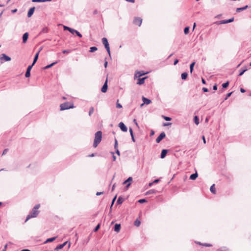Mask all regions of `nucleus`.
Masks as SVG:
<instances>
[{
	"mask_svg": "<svg viewBox=\"0 0 251 251\" xmlns=\"http://www.w3.org/2000/svg\"><path fill=\"white\" fill-rule=\"evenodd\" d=\"M171 125H172V123H164L163 126H170Z\"/></svg>",
	"mask_w": 251,
	"mask_h": 251,
	"instance_id": "nucleus-57",
	"label": "nucleus"
},
{
	"mask_svg": "<svg viewBox=\"0 0 251 251\" xmlns=\"http://www.w3.org/2000/svg\"><path fill=\"white\" fill-rule=\"evenodd\" d=\"M141 224V222L138 220L136 219L134 223V226H139Z\"/></svg>",
	"mask_w": 251,
	"mask_h": 251,
	"instance_id": "nucleus-32",
	"label": "nucleus"
},
{
	"mask_svg": "<svg viewBox=\"0 0 251 251\" xmlns=\"http://www.w3.org/2000/svg\"><path fill=\"white\" fill-rule=\"evenodd\" d=\"M0 60L1 61V63H2L3 61H10L11 60V59L9 56H7L5 54L2 53L1 54L0 56Z\"/></svg>",
	"mask_w": 251,
	"mask_h": 251,
	"instance_id": "nucleus-5",
	"label": "nucleus"
},
{
	"mask_svg": "<svg viewBox=\"0 0 251 251\" xmlns=\"http://www.w3.org/2000/svg\"><path fill=\"white\" fill-rule=\"evenodd\" d=\"M102 139V132L98 131L95 134V139L93 143V147L96 148L101 142Z\"/></svg>",
	"mask_w": 251,
	"mask_h": 251,
	"instance_id": "nucleus-2",
	"label": "nucleus"
},
{
	"mask_svg": "<svg viewBox=\"0 0 251 251\" xmlns=\"http://www.w3.org/2000/svg\"><path fill=\"white\" fill-rule=\"evenodd\" d=\"M43 0H32L34 2H43Z\"/></svg>",
	"mask_w": 251,
	"mask_h": 251,
	"instance_id": "nucleus-52",
	"label": "nucleus"
},
{
	"mask_svg": "<svg viewBox=\"0 0 251 251\" xmlns=\"http://www.w3.org/2000/svg\"><path fill=\"white\" fill-rule=\"evenodd\" d=\"M198 176V173L197 172H196L195 173H194V174H192V175H191L189 178H190V179H191V180H195L197 178Z\"/></svg>",
	"mask_w": 251,
	"mask_h": 251,
	"instance_id": "nucleus-20",
	"label": "nucleus"
},
{
	"mask_svg": "<svg viewBox=\"0 0 251 251\" xmlns=\"http://www.w3.org/2000/svg\"><path fill=\"white\" fill-rule=\"evenodd\" d=\"M71 52V50H63L62 51V52L63 53H69Z\"/></svg>",
	"mask_w": 251,
	"mask_h": 251,
	"instance_id": "nucleus-49",
	"label": "nucleus"
},
{
	"mask_svg": "<svg viewBox=\"0 0 251 251\" xmlns=\"http://www.w3.org/2000/svg\"><path fill=\"white\" fill-rule=\"evenodd\" d=\"M142 23V19L140 17H135L133 20V24L140 26Z\"/></svg>",
	"mask_w": 251,
	"mask_h": 251,
	"instance_id": "nucleus-6",
	"label": "nucleus"
},
{
	"mask_svg": "<svg viewBox=\"0 0 251 251\" xmlns=\"http://www.w3.org/2000/svg\"><path fill=\"white\" fill-rule=\"evenodd\" d=\"M178 61H178V60L177 59H175V61H174V65H176L177 64V63L178 62Z\"/></svg>",
	"mask_w": 251,
	"mask_h": 251,
	"instance_id": "nucleus-59",
	"label": "nucleus"
},
{
	"mask_svg": "<svg viewBox=\"0 0 251 251\" xmlns=\"http://www.w3.org/2000/svg\"><path fill=\"white\" fill-rule=\"evenodd\" d=\"M168 151L166 149H163L162 150L161 154H160V158L161 159L165 158V157L166 156V155L168 152Z\"/></svg>",
	"mask_w": 251,
	"mask_h": 251,
	"instance_id": "nucleus-15",
	"label": "nucleus"
},
{
	"mask_svg": "<svg viewBox=\"0 0 251 251\" xmlns=\"http://www.w3.org/2000/svg\"><path fill=\"white\" fill-rule=\"evenodd\" d=\"M56 63H57V62H53V63H51L50 64L48 65H47V66H45V67H44V69H49V68H50L52 66H53L54 65H55V64H56Z\"/></svg>",
	"mask_w": 251,
	"mask_h": 251,
	"instance_id": "nucleus-31",
	"label": "nucleus"
},
{
	"mask_svg": "<svg viewBox=\"0 0 251 251\" xmlns=\"http://www.w3.org/2000/svg\"><path fill=\"white\" fill-rule=\"evenodd\" d=\"M124 201V199L122 198L121 196H120L117 201V204H121Z\"/></svg>",
	"mask_w": 251,
	"mask_h": 251,
	"instance_id": "nucleus-22",
	"label": "nucleus"
},
{
	"mask_svg": "<svg viewBox=\"0 0 251 251\" xmlns=\"http://www.w3.org/2000/svg\"><path fill=\"white\" fill-rule=\"evenodd\" d=\"M202 90L204 92H207L208 91V89L207 88H205V87L202 88Z\"/></svg>",
	"mask_w": 251,
	"mask_h": 251,
	"instance_id": "nucleus-54",
	"label": "nucleus"
},
{
	"mask_svg": "<svg viewBox=\"0 0 251 251\" xmlns=\"http://www.w3.org/2000/svg\"><path fill=\"white\" fill-rule=\"evenodd\" d=\"M218 251H229V250L226 247H222L218 250Z\"/></svg>",
	"mask_w": 251,
	"mask_h": 251,
	"instance_id": "nucleus-39",
	"label": "nucleus"
},
{
	"mask_svg": "<svg viewBox=\"0 0 251 251\" xmlns=\"http://www.w3.org/2000/svg\"><path fill=\"white\" fill-rule=\"evenodd\" d=\"M247 70H248V69H247L246 67H245L244 69L242 68V69H240V73H239V76H241V75H242L244 74V73L246 71H247Z\"/></svg>",
	"mask_w": 251,
	"mask_h": 251,
	"instance_id": "nucleus-26",
	"label": "nucleus"
},
{
	"mask_svg": "<svg viewBox=\"0 0 251 251\" xmlns=\"http://www.w3.org/2000/svg\"><path fill=\"white\" fill-rule=\"evenodd\" d=\"M210 190L211 192V193H212L213 194H215L216 193V189H215V184H213L210 187Z\"/></svg>",
	"mask_w": 251,
	"mask_h": 251,
	"instance_id": "nucleus-28",
	"label": "nucleus"
},
{
	"mask_svg": "<svg viewBox=\"0 0 251 251\" xmlns=\"http://www.w3.org/2000/svg\"><path fill=\"white\" fill-rule=\"evenodd\" d=\"M94 107H91L90 109H89V116H91L92 115V114L94 112Z\"/></svg>",
	"mask_w": 251,
	"mask_h": 251,
	"instance_id": "nucleus-36",
	"label": "nucleus"
},
{
	"mask_svg": "<svg viewBox=\"0 0 251 251\" xmlns=\"http://www.w3.org/2000/svg\"><path fill=\"white\" fill-rule=\"evenodd\" d=\"M7 151H8L7 149L4 150V151H3V152H2V155L6 154V152H7Z\"/></svg>",
	"mask_w": 251,
	"mask_h": 251,
	"instance_id": "nucleus-63",
	"label": "nucleus"
},
{
	"mask_svg": "<svg viewBox=\"0 0 251 251\" xmlns=\"http://www.w3.org/2000/svg\"><path fill=\"white\" fill-rule=\"evenodd\" d=\"M101 40H102V44L104 46V47H105V49L106 50H107V51L109 56L110 57L111 56V54H110V50L109 44L108 43V40H107V38H105V37H103V38H102Z\"/></svg>",
	"mask_w": 251,
	"mask_h": 251,
	"instance_id": "nucleus-4",
	"label": "nucleus"
},
{
	"mask_svg": "<svg viewBox=\"0 0 251 251\" xmlns=\"http://www.w3.org/2000/svg\"><path fill=\"white\" fill-rule=\"evenodd\" d=\"M28 36H29V34H28V32H25L23 34V37H22L23 43L25 44L27 42V40L28 38Z\"/></svg>",
	"mask_w": 251,
	"mask_h": 251,
	"instance_id": "nucleus-12",
	"label": "nucleus"
},
{
	"mask_svg": "<svg viewBox=\"0 0 251 251\" xmlns=\"http://www.w3.org/2000/svg\"><path fill=\"white\" fill-rule=\"evenodd\" d=\"M166 136V134L164 132H161L159 135L158 136V137L156 139V142L157 143H159L160 142V141L164 139Z\"/></svg>",
	"mask_w": 251,
	"mask_h": 251,
	"instance_id": "nucleus-7",
	"label": "nucleus"
},
{
	"mask_svg": "<svg viewBox=\"0 0 251 251\" xmlns=\"http://www.w3.org/2000/svg\"><path fill=\"white\" fill-rule=\"evenodd\" d=\"M132 181V177H129L125 181H124L123 183V184L125 185V184H126V188H127L129 187V186L130 185L131 183H130V182Z\"/></svg>",
	"mask_w": 251,
	"mask_h": 251,
	"instance_id": "nucleus-9",
	"label": "nucleus"
},
{
	"mask_svg": "<svg viewBox=\"0 0 251 251\" xmlns=\"http://www.w3.org/2000/svg\"><path fill=\"white\" fill-rule=\"evenodd\" d=\"M129 131L130 134L131 136L132 135H134L133 133V130L131 128H129Z\"/></svg>",
	"mask_w": 251,
	"mask_h": 251,
	"instance_id": "nucleus-53",
	"label": "nucleus"
},
{
	"mask_svg": "<svg viewBox=\"0 0 251 251\" xmlns=\"http://www.w3.org/2000/svg\"><path fill=\"white\" fill-rule=\"evenodd\" d=\"M155 192H156V190H155L154 189H151V190H150L148 191H147L146 193V194L150 195V194H155Z\"/></svg>",
	"mask_w": 251,
	"mask_h": 251,
	"instance_id": "nucleus-30",
	"label": "nucleus"
},
{
	"mask_svg": "<svg viewBox=\"0 0 251 251\" xmlns=\"http://www.w3.org/2000/svg\"><path fill=\"white\" fill-rule=\"evenodd\" d=\"M98 48L96 47H92L90 48L89 51L90 52H93L96 50H97Z\"/></svg>",
	"mask_w": 251,
	"mask_h": 251,
	"instance_id": "nucleus-33",
	"label": "nucleus"
},
{
	"mask_svg": "<svg viewBox=\"0 0 251 251\" xmlns=\"http://www.w3.org/2000/svg\"><path fill=\"white\" fill-rule=\"evenodd\" d=\"M188 76V73L187 72H184L181 74V77L183 80H186Z\"/></svg>",
	"mask_w": 251,
	"mask_h": 251,
	"instance_id": "nucleus-23",
	"label": "nucleus"
},
{
	"mask_svg": "<svg viewBox=\"0 0 251 251\" xmlns=\"http://www.w3.org/2000/svg\"><path fill=\"white\" fill-rule=\"evenodd\" d=\"M234 21V18H230L228 20H227V22L228 23H231Z\"/></svg>",
	"mask_w": 251,
	"mask_h": 251,
	"instance_id": "nucleus-51",
	"label": "nucleus"
},
{
	"mask_svg": "<svg viewBox=\"0 0 251 251\" xmlns=\"http://www.w3.org/2000/svg\"><path fill=\"white\" fill-rule=\"evenodd\" d=\"M56 238H57V237H53L52 238H48L46 240V241H45L44 243H47L49 242H53V241H54L56 239Z\"/></svg>",
	"mask_w": 251,
	"mask_h": 251,
	"instance_id": "nucleus-25",
	"label": "nucleus"
},
{
	"mask_svg": "<svg viewBox=\"0 0 251 251\" xmlns=\"http://www.w3.org/2000/svg\"><path fill=\"white\" fill-rule=\"evenodd\" d=\"M197 243L200 244V245H201L202 246H205V247H211V246H212V245L211 244H210L205 243V244H202L200 242H198Z\"/></svg>",
	"mask_w": 251,
	"mask_h": 251,
	"instance_id": "nucleus-42",
	"label": "nucleus"
},
{
	"mask_svg": "<svg viewBox=\"0 0 251 251\" xmlns=\"http://www.w3.org/2000/svg\"><path fill=\"white\" fill-rule=\"evenodd\" d=\"M116 107L117 108H120L122 107V105L120 103H117L116 104Z\"/></svg>",
	"mask_w": 251,
	"mask_h": 251,
	"instance_id": "nucleus-56",
	"label": "nucleus"
},
{
	"mask_svg": "<svg viewBox=\"0 0 251 251\" xmlns=\"http://www.w3.org/2000/svg\"><path fill=\"white\" fill-rule=\"evenodd\" d=\"M114 149H118V141L116 139H115Z\"/></svg>",
	"mask_w": 251,
	"mask_h": 251,
	"instance_id": "nucleus-45",
	"label": "nucleus"
},
{
	"mask_svg": "<svg viewBox=\"0 0 251 251\" xmlns=\"http://www.w3.org/2000/svg\"><path fill=\"white\" fill-rule=\"evenodd\" d=\"M35 9V7H31L29 9V10L28 11V12H27V17L28 18L30 17L33 15V14L34 12Z\"/></svg>",
	"mask_w": 251,
	"mask_h": 251,
	"instance_id": "nucleus-13",
	"label": "nucleus"
},
{
	"mask_svg": "<svg viewBox=\"0 0 251 251\" xmlns=\"http://www.w3.org/2000/svg\"><path fill=\"white\" fill-rule=\"evenodd\" d=\"M107 79H106L105 82H104L103 85L102 86V88H101V91L102 93H105L107 91Z\"/></svg>",
	"mask_w": 251,
	"mask_h": 251,
	"instance_id": "nucleus-11",
	"label": "nucleus"
},
{
	"mask_svg": "<svg viewBox=\"0 0 251 251\" xmlns=\"http://www.w3.org/2000/svg\"><path fill=\"white\" fill-rule=\"evenodd\" d=\"M119 127L120 128L122 131L124 132H126L127 131V128L126 126L123 122H120L119 124Z\"/></svg>",
	"mask_w": 251,
	"mask_h": 251,
	"instance_id": "nucleus-8",
	"label": "nucleus"
},
{
	"mask_svg": "<svg viewBox=\"0 0 251 251\" xmlns=\"http://www.w3.org/2000/svg\"><path fill=\"white\" fill-rule=\"evenodd\" d=\"M163 118H164V119L165 121H171L172 120V118L171 117H167V116H163Z\"/></svg>",
	"mask_w": 251,
	"mask_h": 251,
	"instance_id": "nucleus-40",
	"label": "nucleus"
},
{
	"mask_svg": "<svg viewBox=\"0 0 251 251\" xmlns=\"http://www.w3.org/2000/svg\"><path fill=\"white\" fill-rule=\"evenodd\" d=\"M41 50V49H40V50L38 51L36 53V54L35 55L34 57V59H33V63L32 64V65H34L36 63V62H37V59L38 58L39 54V53H40V51Z\"/></svg>",
	"mask_w": 251,
	"mask_h": 251,
	"instance_id": "nucleus-16",
	"label": "nucleus"
},
{
	"mask_svg": "<svg viewBox=\"0 0 251 251\" xmlns=\"http://www.w3.org/2000/svg\"><path fill=\"white\" fill-rule=\"evenodd\" d=\"M240 92L241 93H245L246 92V90L244 88H240Z\"/></svg>",
	"mask_w": 251,
	"mask_h": 251,
	"instance_id": "nucleus-61",
	"label": "nucleus"
},
{
	"mask_svg": "<svg viewBox=\"0 0 251 251\" xmlns=\"http://www.w3.org/2000/svg\"><path fill=\"white\" fill-rule=\"evenodd\" d=\"M75 34H76V35L77 36H78L80 38L82 37V34L79 32H78L77 30L75 32Z\"/></svg>",
	"mask_w": 251,
	"mask_h": 251,
	"instance_id": "nucleus-48",
	"label": "nucleus"
},
{
	"mask_svg": "<svg viewBox=\"0 0 251 251\" xmlns=\"http://www.w3.org/2000/svg\"><path fill=\"white\" fill-rule=\"evenodd\" d=\"M121 229V225L116 224L114 226V231L116 232H119Z\"/></svg>",
	"mask_w": 251,
	"mask_h": 251,
	"instance_id": "nucleus-18",
	"label": "nucleus"
},
{
	"mask_svg": "<svg viewBox=\"0 0 251 251\" xmlns=\"http://www.w3.org/2000/svg\"><path fill=\"white\" fill-rule=\"evenodd\" d=\"M142 100L143 101V103H142L141 104V106H142L144 104H149L150 103H151V100L149 99H147L144 97H142Z\"/></svg>",
	"mask_w": 251,
	"mask_h": 251,
	"instance_id": "nucleus-14",
	"label": "nucleus"
},
{
	"mask_svg": "<svg viewBox=\"0 0 251 251\" xmlns=\"http://www.w3.org/2000/svg\"><path fill=\"white\" fill-rule=\"evenodd\" d=\"M113 154V156H112V158H113V161H115L116 160V156L114 155V152H111Z\"/></svg>",
	"mask_w": 251,
	"mask_h": 251,
	"instance_id": "nucleus-60",
	"label": "nucleus"
},
{
	"mask_svg": "<svg viewBox=\"0 0 251 251\" xmlns=\"http://www.w3.org/2000/svg\"><path fill=\"white\" fill-rule=\"evenodd\" d=\"M40 205L39 204H36L32 209L31 212L27 216L25 222H26L29 219L31 218H35L37 216L39 211L38 209L40 208Z\"/></svg>",
	"mask_w": 251,
	"mask_h": 251,
	"instance_id": "nucleus-1",
	"label": "nucleus"
},
{
	"mask_svg": "<svg viewBox=\"0 0 251 251\" xmlns=\"http://www.w3.org/2000/svg\"><path fill=\"white\" fill-rule=\"evenodd\" d=\"M100 228V224H99L94 228V231L95 232L97 231Z\"/></svg>",
	"mask_w": 251,
	"mask_h": 251,
	"instance_id": "nucleus-44",
	"label": "nucleus"
},
{
	"mask_svg": "<svg viewBox=\"0 0 251 251\" xmlns=\"http://www.w3.org/2000/svg\"><path fill=\"white\" fill-rule=\"evenodd\" d=\"M232 93H233V92H231L227 93L226 94V98L224 99V100H226L229 97H230V96L231 95Z\"/></svg>",
	"mask_w": 251,
	"mask_h": 251,
	"instance_id": "nucleus-41",
	"label": "nucleus"
},
{
	"mask_svg": "<svg viewBox=\"0 0 251 251\" xmlns=\"http://www.w3.org/2000/svg\"><path fill=\"white\" fill-rule=\"evenodd\" d=\"M95 153H92L91 154H89L88 155V157H94L95 156Z\"/></svg>",
	"mask_w": 251,
	"mask_h": 251,
	"instance_id": "nucleus-62",
	"label": "nucleus"
},
{
	"mask_svg": "<svg viewBox=\"0 0 251 251\" xmlns=\"http://www.w3.org/2000/svg\"><path fill=\"white\" fill-rule=\"evenodd\" d=\"M116 153L118 155H120V152L118 149H115Z\"/></svg>",
	"mask_w": 251,
	"mask_h": 251,
	"instance_id": "nucleus-55",
	"label": "nucleus"
},
{
	"mask_svg": "<svg viewBox=\"0 0 251 251\" xmlns=\"http://www.w3.org/2000/svg\"><path fill=\"white\" fill-rule=\"evenodd\" d=\"M147 201L146 199H140L139 201H138V202L140 203H144L145 202H146Z\"/></svg>",
	"mask_w": 251,
	"mask_h": 251,
	"instance_id": "nucleus-46",
	"label": "nucleus"
},
{
	"mask_svg": "<svg viewBox=\"0 0 251 251\" xmlns=\"http://www.w3.org/2000/svg\"><path fill=\"white\" fill-rule=\"evenodd\" d=\"M76 31H77L76 30H75V29H73V28H71L70 29L69 32H70V33H71L72 34H74L75 33V32H76Z\"/></svg>",
	"mask_w": 251,
	"mask_h": 251,
	"instance_id": "nucleus-43",
	"label": "nucleus"
},
{
	"mask_svg": "<svg viewBox=\"0 0 251 251\" xmlns=\"http://www.w3.org/2000/svg\"><path fill=\"white\" fill-rule=\"evenodd\" d=\"M194 121L195 123L198 125L199 124V118L197 116H195L194 118Z\"/></svg>",
	"mask_w": 251,
	"mask_h": 251,
	"instance_id": "nucleus-29",
	"label": "nucleus"
},
{
	"mask_svg": "<svg viewBox=\"0 0 251 251\" xmlns=\"http://www.w3.org/2000/svg\"><path fill=\"white\" fill-rule=\"evenodd\" d=\"M201 81H202V84H206V81L204 78H202Z\"/></svg>",
	"mask_w": 251,
	"mask_h": 251,
	"instance_id": "nucleus-64",
	"label": "nucleus"
},
{
	"mask_svg": "<svg viewBox=\"0 0 251 251\" xmlns=\"http://www.w3.org/2000/svg\"><path fill=\"white\" fill-rule=\"evenodd\" d=\"M116 198H117V195H116L113 199L112 201V203H111V207H110V208L111 209L112 208V205L113 204H114L116 199Z\"/></svg>",
	"mask_w": 251,
	"mask_h": 251,
	"instance_id": "nucleus-47",
	"label": "nucleus"
},
{
	"mask_svg": "<svg viewBox=\"0 0 251 251\" xmlns=\"http://www.w3.org/2000/svg\"><path fill=\"white\" fill-rule=\"evenodd\" d=\"M33 65L32 64L28 66L26 71L25 74V76L26 77H29L30 76V71Z\"/></svg>",
	"mask_w": 251,
	"mask_h": 251,
	"instance_id": "nucleus-10",
	"label": "nucleus"
},
{
	"mask_svg": "<svg viewBox=\"0 0 251 251\" xmlns=\"http://www.w3.org/2000/svg\"><path fill=\"white\" fill-rule=\"evenodd\" d=\"M195 62H193L192 63H191V64L190 65V71L191 73H192V72L194 70V67L195 66Z\"/></svg>",
	"mask_w": 251,
	"mask_h": 251,
	"instance_id": "nucleus-27",
	"label": "nucleus"
},
{
	"mask_svg": "<svg viewBox=\"0 0 251 251\" xmlns=\"http://www.w3.org/2000/svg\"><path fill=\"white\" fill-rule=\"evenodd\" d=\"M213 89L215 91V90H217V85L216 84H215L213 86Z\"/></svg>",
	"mask_w": 251,
	"mask_h": 251,
	"instance_id": "nucleus-58",
	"label": "nucleus"
},
{
	"mask_svg": "<svg viewBox=\"0 0 251 251\" xmlns=\"http://www.w3.org/2000/svg\"><path fill=\"white\" fill-rule=\"evenodd\" d=\"M189 29H190V28L189 26H186L184 28V33L185 34H187L189 33Z\"/></svg>",
	"mask_w": 251,
	"mask_h": 251,
	"instance_id": "nucleus-35",
	"label": "nucleus"
},
{
	"mask_svg": "<svg viewBox=\"0 0 251 251\" xmlns=\"http://www.w3.org/2000/svg\"><path fill=\"white\" fill-rule=\"evenodd\" d=\"M215 24L217 25H222V24H228L227 22V20H222V21H219L215 22Z\"/></svg>",
	"mask_w": 251,
	"mask_h": 251,
	"instance_id": "nucleus-19",
	"label": "nucleus"
},
{
	"mask_svg": "<svg viewBox=\"0 0 251 251\" xmlns=\"http://www.w3.org/2000/svg\"><path fill=\"white\" fill-rule=\"evenodd\" d=\"M248 8V5H246L244 7H240V8H237L236 10V11L237 12H241V11H243V10H246V9H247Z\"/></svg>",
	"mask_w": 251,
	"mask_h": 251,
	"instance_id": "nucleus-21",
	"label": "nucleus"
},
{
	"mask_svg": "<svg viewBox=\"0 0 251 251\" xmlns=\"http://www.w3.org/2000/svg\"><path fill=\"white\" fill-rule=\"evenodd\" d=\"M60 110H65L74 108V103L71 102H65L60 104Z\"/></svg>",
	"mask_w": 251,
	"mask_h": 251,
	"instance_id": "nucleus-3",
	"label": "nucleus"
},
{
	"mask_svg": "<svg viewBox=\"0 0 251 251\" xmlns=\"http://www.w3.org/2000/svg\"><path fill=\"white\" fill-rule=\"evenodd\" d=\"M147 78V77L146 76V77H143V78H139L138 80L137 84H138V85H142V84H144V82H145V80Z\"/></svg>",
	"mask_w": 251,
	"mask_h": 251,
	"instance_id": "nucleus-17",
	"label": "nucleus"
},
{
	"mask_svg": "<svg viewBox=\"0 0 251 251\" xmlns=\"http://www.w3.org/2000/svg\"><path fill=\"white\" fill-rule=\"evenodd\" d=\"M63 28H64V30H68L69 31L70 30V29L71 28V27H68V26H63Z\"/></svg>",
	"mask_w": 251,
	"mask_h": 251,
	"instance_id": "nucleus-50",
	"label": "nucleus"
},
{
	"mask_svg": "<svg viewBox=\"0 0 251 251\" xmlns=\"http://www.w3.org/2000/svg\"><path fill=\"white\" fill-rule=\"evenodd\" d=\"M63 248V247L62 245L60 244V245H58L56 247V248L54 249V250L58 251L59 250H60V249H62Z\"/></svg>",
	"mask_w": 251,
	"mask_h": 251,
	"instance_id": "nucleus-38",
	"label": "nucleus"
},
{
	"mask_svg": "<svg viewBox=\"0 0 251 251\" xmlns=\"http://www.w3.org/2000/svg\"><path fill=\"white\" fill-rule=\"evenodd\" d=\"M146 74V73H141V72L139 71V72H137L135 74V76L136 77H140L142 76V75H145Z\"/></svg>",
	"mask_w": 251,
	"mask_h": 251,
	"instance_id": "nucleus-24",
	"label": "nucleus"
},
{
	"mask_svg": "<svg viewBox=\"0 0 251 251\" xmlns=\"http://www.w3.org/2000/svg\"><path fill=\"white\" fill-rule=\"evenodd\" d=\"M229 85V82L228 81H226V82L225 83H224L223 84H222V87L223 88H226Z\"/></svg>",
	"mask_w": 251,
	"mask_h": 251,
	"instance_id": "nucleus-37",
	"label": "nucleus"
},
{
	"mask_svg": "<svg viewBox=\"0 0 251 251\" xmlns=\"http://www.w3.org/2000/svg\"><path fill=\"white\" fill-rule=\"evenodd\" d=\"M48 32V28L47 27H44L41 31L40 32V34H41L42 33H46Z\"/></svg>",
	"mask_w": 251,
	"mask_h": 251,
	"instance_id": "nucleus-34",
	"label": "nucleus"
}]
</instances>
